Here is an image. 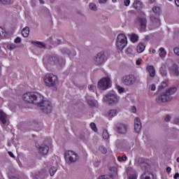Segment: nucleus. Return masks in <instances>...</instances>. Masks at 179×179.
<instances>
[{
	"instance_id": "36",
	"label": "nucleus",
	"mask_w": 179,
	"mask_h": 179,
	"mask_svg": "<svg viewBox=\"0 0 179 179\" xmlns=\"http://www.w3.org/2000/svg\"><path fill=\"white\" fill-rule=\"evenodd\" d=\"M89 6H90V9H91V10H94V11L97 10V6L96 5V3H90Z\"/></svg>"
},
{
	"instance_id": "51",
	"label": "nucleus",
	"mask_w": 179,
	"mask_h": 179,
	"mask_svg": "<svg viewBox=\"0 0 179 179\" xmlns=\"http://www.w3.org/2000/svg\"><path fill=\"white\" fill-rule=\"evenodd\" d=\"M133 50L131 48H128L127 50H126V53L127 54H132L133 52Z\"/></svg>"
},
{
	"instance_id": "35",
	"label": "nucleus",
	"mask_w": 179,
	"mask_h": 179,
	"mask_svg": "<svg viewBox=\"0 0 179 179\" xmlns=\"http://www.w3.org/2000/svg\"><path fill=\"white\" fill-rule=\"evenodd\" d=\"M67 55H69V58L72 59L73 57L76 56V51L69 50V52L67 53Z\"/></svg>"
},
{
	"instance_id": "46",
	"label": "nucleus",
	"mask_w": 179,
	"mask_h": 179,
	"mask_svg": "<svg viewBox=\"0 0 179 179\" xmlns=\"http://www.w3.org/2000/svg\"><path fill=\"white\" fill-rule=\"evenodd\" d=\"M170 120H171V115H165V117H164L165 122H169Z\"/></svg>"
},
{
	"instance_id": "34",
	"label": "nucleus",
	"mask_w": 179,
	"mask_h": 179,
	"mask_svg": "<svg viewBox=\"0 0 179 179\" xmlns=\"http://www.w3.org/2000/svg\"><path fill=\"white\" fill-rule=\"evenodd\" d=\"M0 3H2V5H12L13 0H0Z\"/></svg>"
},
{
	"instance_id": "47",
	"label": "nucleus",
	"mask_w": 179,
	"mask_h": 179,
	"mask_svg": "<svg viewBox=\"0 0 179 179\" xmlns=\"http://www.w3.org/2000/svg\"><path fill=\"white\" fill-rule=\"evenodd\" d=\"M173 52L176 55L179 57V47H176L173 48Z\"/></svg>"
},
{
	"instance_id": "14",
	"label": "nucleus",
	"mask_w": 179,
	"mask_h": 179,
	"mask_svg": "<svg viewBox=\"0 0 179 179\" xmlns=\"http://www.w3.org/2000/svg\"><path fill=\"white\" fill-rule=\"evenodd\" d=\"M134 127L135 131L139 134V131L142 129V122H141L139 117H135Z\"/></svg>"
},
{
	"instance_id": "56",
	"label": "nucleus",
	"mask_w": 179,
	"mask_h": 179,
	"mask_svg": "<svg viewBox=\"0 0 179 179\" xmlns=\"http://www.w3.org/2000/svg\"><path fill=\"white\" fill-rule=\"evenodd\" d=\"M94 85H88L89 90H94Z\"/></svg>"
},
{
	"instance_id": "45",
	"label": "nucleus",
	"mask_w": 179,
	"mask_h": 179,
	"mask_svg": "<svg viewBox=\"0 0 179 179\" xmlns=\"http://www.w3.org/2000/svg\"><path fill=\"white\" fill-rule=\"evenodd\" d=\"M14 43L15 44H20V43H22V38L17 36V38H15Z\"/></svg>"
},
{
	"instance_id": "15",
	"label": "nucleus",
	"mask_w": 179,
	"mask_h": 179,
	"mask_svg": "<svg viewBox=\"0 0 179 179\" xmlns=\"http://www.w3.org/2000/svg\"><path fill=\"white\" fill-rule=\"evenodd\" d=\"M169 73L173 76H179L178 66L177 64H173L169 67Z\"/></svg>"
},
{
	"instance_id": "57",
	"label": "nucleus",
	"mask_w": 179,
	"mask_h": 179,
	"mask_svg": "<svg viewBox=\"0 0 179 179\" xmlns=\"http://www.w3.org/2000/svg\"><path fill=\"white\" fill-rule=\"evenodd\" d=\"M99 3H107V0H99Z\"/></svg>"
},
{
	"instance_id": "64",
	"label": "nucleus",
	"mask_w": 179,
	"mask_h": 179,
	"mask_svg": "<svg viewBox=\"0 0 179 179\" xmlns=\"http://www.w3.org/2000/svg\"><path fill=\"white\" fill-rule=\"evenodd\" d=\"M175 3L176 6H179V0H175Z\"/></svg>"
},
{
	"instance_id": "37",
	"label": "nucleus",
	"mask_w": 179,
	"mask_h": 179,
	"mask_svg": "<svg viewBox=\"0 0 179 179\" xmlns=\"http://www.w3.org/2000/svg\"><path fill=\"white\" fill-rule=\"evenodd\" d=\"M127 155H123L122 157L118 156L117 157V162H127Z\"/></svg>"
},
{
	"instance_id": "21",
	"label": "nucleus",
	"mask_w": 179,
	"mask_h": 179,
	"mask_svg": "<svg viewBox=\"0 0 179 179\" xmlns=\"http://www.w3.org/2000/svg\"><path fill=\"white\" fill-rule=\"evenodd\" d=\"M4 38H8V32L0 27V40H4Z\"/></svg>"
},
{
	"instance_id": "25",
	"label": "nucleus",
	"mask_w": 179,
	"mask_h": 179,
	"mask_svg": "<svg viewBox=\"0 0 179 179\" xmlns=\"http://www.w3.org/2000/svg\"><path fill=\"white\" fill-rule=\"evenodd\" d=\"M159 71L162 76H164V77L167 76V68H166V65L162 64L159 69Z\"/></svg>"
},
{
	"instance_id": "24",
	"label": "nucleus",
	"mask_w": 179,
	"mask_h": 179,
	"mask_svg": "<svg viewBox=\"0 0 179 179\" xmlns=\"http://www.w3.org/2000/svg\"><path fill=\"white\" fill-rule=\"evenodd\" d=\"M117 113L118 112L117 111L116 109H110L107 113L108 117L109 118H113V117H115V115H117Z\"/></svg>"
},
{
	"instance_id": "1",
	"label": "nucleus",
	"mask_w": 179,
	"mask_h": 179,
	"mask_svg": "<svg viewBox=\"0 0 179 179\" xmlns=\"http://www.w3.org/2000/svg\"><path fill=\"white\" fill-rule=\"evenodd\" d=\"M24 101L36 104L44 114H50L52 111V103L44 99V96L38 92H27L22 96Z\"/></svg>"
},
{
	"instance_id": "22",
	"label": "nucleus",
	"mask_w": 179,
	"mask_h": 179,
	"mask_svg": "<svg viewBox=\"0 0 179 179\" xmlns=\"http://www.w3.org/2000/svg\"><path fill=\"white\" fill-rule=\"evenodd\" d=\"M21 34L23 37H29V34H30V28L29 27H25L22 30Z\"/></svg>"
},
{
	"instance_id": "53",
	"label": "nucleus",
	"mask_w": 179,
	"mask_h": 179,
	"mask_svg": "<svg viewBox=\"0 0 179 179\" xmlns=\"http://www.w3.org/2000/svg\"><path fill=\"white\" fill-rule=\"evenodd\" d=\"M137 178V176L136 174H131V175H129V179H136Z\"/></svg>"
},
{
	"instance_id": "27",
	"label": "nucleus",
	"mask_w": 179,
	"mask_h": 179,
	"mask_svg": "<svg viewBox=\"0 0 179 179\" xmlns=\"http://www.w3.org/2000/svg\"><path fill=\"white\" fill-rule=\"evenodd\" d=\"M150 20L152 22V23H156L157 25L160 26V20L158 18V17L151 15Z\"/></svg>"
},
{
	"instance_id": "28",
	"label": "nucleus",
	"mask_w": 179,
	"mask_h": 179,
	"mask_svg": "<svg viewBox=\"0 0 179 179\" xmlns=\"http://www.w3.org/2000/svg\"><path fill=\"white\" fill-rule=\"evenodd\" d=\"M151 177H153V175L149 172H145L141 176V179H152Z\"/></svg>"
},
{
	"instance_id": "55",
	"label": "nucleus",
	"mask_w": 179,
	"mask_h": 179,
	"mask_svg": "<svg viewBox=\"0 0 179 179\" xmlns=\"http://www.w3.org/2000/svg\"><path fill=\"white\" fill-rule=\"evenodd\" d=\"M131 113H133L134 114H135V113H136V107L135 106H132L131 109Z\"/></svg>"
},
{
	"instance_id": "12",
	"label": "nucleus",
	"mask_w": 179,
	"mask_h": 179,
	"mask_svg": "<svg viewBox=\"0 0 179 179\" xmlns=\"http://www.w3.org/2000/svg\"><path fill=\"white\" fill-rule=\"evenodd\" d=\"M47 177V171L45 169H41L37 173H32L33 179H45Z\"/></svg>"
},
{
	"instance_id": "6",
	"label": "nucleus",
	"mask_w": 179,
	"mask_h": 179,
	"mask_svg": "<svg viewBox=\"0 0 179 179\" xmlns=\"http://www.w3.org/2000/svg\"><path fill=\"white\" fill-rule=\"evenodd\" d=\"M64 159L66 164H73L79 160V155L73 150H66L64 152Z\"/></svg>"
},
{
	"instance_id": "48",
	"label": "nucleus",
	"mask_w": 179,
	"mask_h": 179,
	"mask_svg": "<svg viewBox=\"0 0 179 179\" xmlns=\"http://www.w3.org/2000/svg\"><path fill=\"white\" fill-rule=\"evenodd\" d=\"M87 103H88L89 106H91V107H94V106H96V103H94V101H93L92 99H89L87 101Z\"/></svg>"
},
{
	"instance_id": "10",
	"label": "nucleus",
	"mask_w": 179,
	"mask_h": 179,
	"mask_svg": "<svg viewBox=\"0 0 179 179\" xmlns=\"http://www.w3.org/2000/svg\"><path fill=\"white\" fill-rule=\"evenodd\" d=\"M107 61V57L104 52H99L94 58V62L95 65H101Z\"/></svg>"
},
{
	"instance_id": "16",
	"label": "nucleus",
	"mask_w": 179,
	"mask_h": 179,
	"mask_svg": "<svg viewBox=\"0 0 179 179\" xmlns=\"http://www.w3.org/2000/svg\"><path fill=\"white\" fill-rule=\"evenodd\" d=\"M136 23L140 24L142 31H145V29H146V19L138 17L136 19Z\"/></svg>"
},
{
	"instance_id": "18",
	"label": "nucleus",
	"mask_w": 179,
	"mask_h": 179,
	"mask_svg": "<svg viewBox=\"0 0 179 179\" xmlns=\"http://www.w3.org/2000/svg\"><path fill=\"white\" fill-rule=\"evenodd\" d=\"M145 48H146V45L143 43H139L136 48L137 52H138V54L143 52V51H145Z\"/></svg>"
},
{
	"instance_id": "7",
	"label": "nucleus",
	"mask_w": 179,
	"mask_h": 179,
	"mask_svg": "<svg viewBox=\"0 0 179 179\" xmlns=\"http://www.w3.org/2000/svg\"><path fill=\"white\" fill-rule=\"evenodd\" d=\"M139 82H141V78L132 74L124 76L122 78V83L124 86H134V83H139Z\"/></svg>"
},
{
	"instance_id": "44",
	"label": "nucleus",
	"mask_w": 179,
	"mask_h": 179,
	"mask_svg": "<svg viewBox=\"0 0 179 179\" xmlns=\"http://www.w3.org/2000/svg\"><path fill=\"white\" fill-rule=\"evenodd\" d=\"M148 90L151 92H155V90H156V85H155V84L150 85Z\"/></svg>"
},
{
	"instance_id": "58",
	"label": "nucleus",
	"mask_w": 179,
	"mask_h": 179,
	"mask_svg": "<svg viewBox=\"0 0 179 179\" xmlns=\"http://www.w3.org/2000/svg\"><path fill=\"white\" fill-rule=\"evenodd\" d=\"M135 164H139V158L136 157L134 160Z\"/></svg>"
},
{
	"instance_id": "19",
	"label": "nucleus",
	"mask_w": 179,
	"mask_h": 179,
	"mask_svg": "<svg viewBox=\"0 0 179 179\" xmlns=\"http://www.w3.org/2000/svg\"><path fill=\"white\" fill-rule=\"evenodd\" d=\"M147 71H148L151 78H155L156 75V71L155 70V67L153 66H148L147 67Z\"/></svg>"
},
{
	"instance_id": "39",
	"label": "nucleus",
	"mask_w": 179,
	"mask_h": 179,
	"mask_svg": "<svg viewBox=\"0 0 179 179\" xmlns=\"http://www.w3.org/2000/svg\"><path fill=\"white\" fill-rule=\"evenodd\" d=\"M99 150L100 152H101V153H103V155H106V153H107V148L103 145H101L99 147Z\"/></svg>"
},
{
	"instance_id": "26",
	"label": "nucleus",
	"mask_w": 179,
	"mask_h": 179,
	"mask_svg": "<svg viewBox=\"0 0 179 179\" xmlns=\"http://www.w3.org/2000/svg\"><path fill=\"white\" fill-rule=\"evenodd\" d=\"M129 37L132 43H136L139 39V36L136 34H129Z\"/></svg>"
},
{
	"instance_id": "59",
	"label": "nucleus",
	"mask_w": 179,
	"mask_h": 179,
	"mask_svg": "<svg viewBox=\"0 0 179 179\" xmlns=\"http://www.w3.org/2000/svg\"><path fill=\"white\" fill-rule=\"evenodd\" d=\"M178 177H179V173H176L174 176H173V178L174 179H177V178H178Z\"/></svg>"
},
{
	"instance_id": "49",
	"label": "nucleus",
	"mask_w": 179,
	"mask_h": 179,
	"mask_svg": "<svg viewBox=\"0 0 179 179\" xmlns=\"http://www.w3.org/2000/svg\"><path fill=\"white\" fill-rule=\"evenodd\" d=\"M117 89L119 93H124L125 92V89L124 87L117 86Z\"/></svg>"
},
{
	"instance_id": "41",
	"label": "nucleus",
	"mask_w": 179,
	"mask_h": 179,
	"mask_svg": "<svg viewBox=\"0 0 179 179\" xmlns=\"http://www.w3.org/2000/svg\"><path fill=\"white\" fill-rule=\"evenodd\" d=\"M60 51L62 54H66V55H68V52H69V50L66 48H62V49H60Z\"/></svg>"
},
{
	"instance_id": "17",
	"label": "nucleus",
	"mask_w": 179,
	"mask_h": 179,
	"mask_svg": "<svg viewBox=\"0 0 179 179\" xmlns=\"http://www.w3.org/2000/svg\"><path fill=\"white\" fill-rule=\"evenodd\" d=\"M31 44H33L36 47H38V48H45V43L41 41H31Z\"/></svg>"
},
{
	"instance_id": "38",
	"label": "nucleus",
	"mask_w": 179,
	"mask_h": 179,
	"mask_svg": "<svg viewBox=\"0 0 179 179\" xmlns=\"http://www.w3.org/2000/svg\"><path fill=\"white\" fill-rule=\"evenodd\" d=\"M110 171L117 174L118 171V166H113L110 167Z\"/></svg>"
},
{
	"instance_id": "50",
	"label": "nucleus",
	"mask_w": 179,
	"mask_h": 179,
	"mask_svg": "<svg viewBox=\"0 0 179 179\" xmlns=\"http://www.w3.org/2000/svg\"><path fill=\"white\" fill-rule=\"evenodd\" d=\"M173 124L179 125V117H176L173 119Z\"/></svg>"
},
{
	"instance_id": "11",
	"label": "nucleus",
	"mask_w": 179,
	"mask_h": 179,
	"mask_svg": "<svg viewBox=\"0 0 179 179\" xmlns=\"http://www.w3.org/2000/svg\"><path fill=\"white\" fill-rule=\"evenodd\" d=\"M116 131L117 132V134L125 135V134L128 132V125L124 123H117L116 124Z\"/></svg>"
},
{
	"instance_id": "20",
	"label": "nucleus",
	"mask_w": 179,
	"mask_h": 179,
	"mask_svg": "<svg viewBox=\"0 0 179 179\" xmlns=\"http://www.w3.org/2000/svg\"><path fill=\"white\" fill-rule=\"evenodd\" d=\"M133 7L137 10L142 9V2L138 0L134 1L133 3Z\"/></svg>"
},
{
	"instance_id": "54",
	"label": "nucleus",
	"mask_w": 179,
	"mask_h": 179,
	"mask_svg": "<svg viewBox=\"0 0 179 179\" xmlns=\"http://www.w3.org/2000/svg\"><path fill=\"white\" fill-rule=\"evenodd\" d=\"M142 64V59H138L136 61V65H141Z\"/></svg>"
},
{
	"instance_id": "61",
	"label": "nucleus",
	"mask_w": 179,
	"mask_h": 179,
	"mask_svg": "<svg viewBox=\"0 0 179 179\" xmlns=\"http://www.w3.org/2000/svg\"><path fill=\"white\" fill-rule=\"evenodd\" d=\"M166 171H167V173H171V168L170 166H168L166 168Z\"/></svg>"
},
{
	"instance_id": "8",
	"label": "nucleus",
	"mask_w": 179,
	"mask_h": 179,
	"mask_svg": "<svg viewBox=\"0 0 179 179\" xmlns=\"http://www.w3.org/2000/svg\"><path fill=\"white\" fill-rule=\"evenodd\" d=\"M128 44V41L127 40V36L124 34H118L116 41V46L118 50H122L127 47Z\"/></svg>"
},
{
	"instance_id": "40",
	"label": "nucleus",
	"mask_w": 179,
	"mask_h": 179,
	"mask_svg": "<svg viewBox=\"0 0 179 179\" xmlns=\"http://www.w3.org/2000/svg\"><path fill=\"white\" fill-rule=\"evenodd\" d=\"M99 179H113V175H103L100 176Z\"/></svg>"
},
{
	"instance_id": "52",
	"label": "nucleus",
	"mask_w": 179,
	"mask_h": 179,
	"mask_svg": "<svg viewBox=\"0 0 179 179\" xmlns=\"http://www.w3.org/2000/svg\"><path fill=\"white\" fill-rule=\"evenodd\" d=\"M129 3H131V1L130 0H124V6H129Z\"/></svg>"
},
{
	"instance_id": "33",
	"label": "nucleus",
	"mask_w": 179,
	"mask_h": 179,
	"mask_svg": "<svg viewBox=\"0 0 179 179\" xmlns=\"http://www.w3.org/2000/svg\"><path fill=\"white\" fill-rule=\"evenodd\" d=\"M102 136L103 139H108L110 138V134H108V131L106 129L103 130Z\"/></svg>"
},
{
	"instance_id": "62",
	"label": "nucleus",
	"mask_w": 179,
	"mask_h": 179,
	"mask_svg": "<svg viewBox=\"0 0 179 179\" xmlns=\"http://www.w3.org/2000/svg\"><path fill=\"white\" fill-rule=\"evenodd\" d=\"M32 6H36V0H31Z\"/></svg>"
},
{
	"instance_id": "2",
	"label": "nucleus",
	"mask_w": 179,
	"mask_h": 179,
	"mask_svg": "<svg viewBox=\"0 0 179 179\" xmlns=\"http://www.w3.org/2000/svg\"><path fill=\"white\" fill-rule=\"evenodd\" d=\"M43 65L48 71L55 67L62 68L65 65V59L58 55H49L43 59Z\"/></svg>"
},
{
	"instance_id": "3",
	"label": "nucleus",
	"mask_w": 179,
	"mask_h": 179,
	"mask_svg": "<svg viewBox=\"0 0 179 179\" xmlns=\"http://www.w3.org/2000/svg\"><path fill=\"white\" fill-rule=\"evenodd\" d=\"M177 92V87H171L169 89L166 90L165 92H162L157 98V101L159 103H169L173 100V94Z\"/></svg>"
},
{
	"instance_id": "60",
	"label": "nucleus",
	"mask_w": 179,
	"mask_h": 179,
	"mask_svg": "<svg viewBox=\"0 0 179 179\" xmlns=\"http://www.w3.org/2000/svg\"><path fill=\"white\" fill-rule=\"evenodd\" d=\"M8 155L9 156H10V157L15 158V155H13V153L12 152H8Z\"/></svg>"
},
{
	"instance_id": "30",
	"label": "nucleus",
	"mask_w": 179,
	"mask_h": 179,
	"mask_svg": "<svg viewBox=\"0 0 179 179\" xmlns=\"http://www.w3.org/2000/svg\"><path fill=\"white\" fill-rule=\"evenodd\" d=\"M6 48L10 51H13V50H16L17 48V46L15 43H8L6 46Z\"/></svg>"
},
{
	"instance_id": "42",
	"label": "nucleus",
	"mask_w": 179,
	"mask_h": 179,
	"mask_svg": "<svg viewBox=\"0 0 179 179\" xmlns=\"http://www.w3.org/2000/svg\"><path fill=\"white\" fill-rule=\"evenodd\" d=\"M167 86V83L163 81L161 85L159 86V90H162V89H164Z\"/></svg>"
},
{
	"instance_id": "31",
	"label": "nucleus",
	"mask_w": 179,
	"mask_h": 179,
	"mask_svg": "<svg viewBox=\"0 0 179 179\" xmlns=\"http://www.w3.org/2000/svg\"><path fill=\"white\" fill-rule=\"evenodd\" d=\"M152 11L154 12V13H155V15L159 16L162 12V9H160V7L159 6H155L152 7Z\"/></svg>"
},
{
	"instance_id": "4",
	"label": "nucleus",
	"mask_w": 179,
	"mask_h": 179,
	"mask_svg": "<svg viewBox=\"0 0 179 179\" xmlns=\"http://www.w3.org/2000/svg\"><path fill=\"white\" fill-rule=\"evenodd\" d=\"M43 82L47 87H53V90H57L58 76L52 73H48L43 77Z\"/></svg>"
},
{
	"instance_id": "43",
	"label": "nucleus",
	"mask_w": 179,
	"mask_h": 179,
	"mask_svg": "<svg viewBox=\"0 0 179 179\" xmlns=\"http://www.w3.org/2000/svg\"><path fill=\"white\" fill-rule=\"evenodd\" d=\"M90 127H91L92 129L94 130V132H97V127L96 126V123L92 122L90 124Z\"/></svg>"
},
{
	"instance_id": "63",
	"label": "nucleus",
	"mask_w": 179,
	"mask_h": 179,
	"mask_svg": "<svg viewBox=\"0 0 179 179\" xmlns=\"http://www.w3.org/2000/svg\"><path fill=\"white\" fill-rule=\"evenodd\" d=\"M55 44H60L61 40L57 39V40L55 41Z\"/></svg>"
},
{
	"instance_id": "29",
	"label": "nucleus",
	"mask_w": 179,
	"mask_h": 179,
	"mask_svg": "<svg viewBox=\"0 0 179 179\" xmlns=\"http://www.w3.org/2000/svg\"><path fill=\"white\" fill-rule=\"evenodd\" d=\"M57 170H58V168H57V166H51L49 169L50 176L51 177H53V176H55V173H57Z\"/></svg>"
},
{
	"instance_id": "9",
	"label": "nucleus",
	"mask_w": 179,
	"mask_h": 179,
	"mask_svg": "<svg viewBox=\"0 0 179 179\" xmlns=\"http://www.w3.org/2000/svg\"><path fill=\"white\" fill-rule=\"evenodd\" d=\"M111 86V79L109 77L102 78L98 83V87L101 90H107Z\"/></svg>"
},
{
	"instance_id": "5",
	"label": "nucleus",
	"mask_w": 179,
	"mask_h": 179,
	"mask_svg": "<svg viewBox=\"0 0 179 179\" xmlns=\"http://www.w3.org/2000/svg\"><path fill=\"white\" fill-rule=\"evenodd\" d=\"M103 103L108 106H115L120 103V96L115 92H108L103 96Z\"/></svg>"
},
{
	"instance_id": "32",
	"label": "nucleus",
	"mask_w": 179,
	"mask_h": 179,
	"mask_svg": "<svg viewBox=\"0 0 179 179\" xmlns=\"http://www.w3.org/2000/svg\"><path fill=\"white\" fill-rule=\"evenodd\" d=\"M159 51V57H161V58H164V57L167 55V52H166V49H164V48H160Z\"/></svg>"
},
{
	"instance_id": "23",
	"label": "nucleus",
	"mask_w": 179,
	"mask_h": 179,
	"mask_svg": "<svg viewBox=\"0 0 179 179\" xmlns=\"http://www.w3.org/2000/svg\"><path fill=\"white\" fill-rule=\"evenodd\" d=\"M7 116L6 113H4L3 111L0 110V120L2 122V124H6L7 122Z\"/></svg>"
},
{
	"instance_id": "13",
	"label": "nucleus",
	"mask_w": 179,
	"mask_h": 179,
	"mask_svg": "<svg viewBox=\"0 0 179 179\" xmlns=\"http://www.w3.org/2000/svg\"><path fill=\"white\" fill-rule=\"evenodd\" d=\"M38 150L40 155H42L43 156H45V155H48L50 147H48V145L45 144H42L38 147Z\"/></svg>"
}]
</instances>
